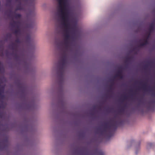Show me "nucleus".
Segmentation results:
<instances>
[{
    "label": "nucleus",
    "instance_id": "nucleus-8",
    "mask_svg": "<svg viewBox=\"0 0 155 155\" xmlns=\"http://www.w3.org/2000/svg\"><path fill=\"white\" fill-rule=\"evenodd\" d=\"M150 87L148 86L146 83L143 84L142 85V88L145 91H151L150 90Z\"/></svg>",
    "mask_w": 155,
    "mask_h": 155
},
{
    "label": "nucleus",
    "instance_id": "nucleus-16",
    "mask_svg": "<svg viewBox=\"0 0 155 155\" xmlns=\"http://www.w3.org/2000/svg\"><path fill=\"white\" fill-rule=\"evenodd\" d=\"M111 83L112 84L110 85L109 86L110 90H109V91L110 92H111V91L112 87L114 84V81L113 80H111Z\"/></svg>",
    "mask_w": 155,
    "mask_h": 155
},
{
    "label": "nucleus",
    "instance_id": "nucleus-2",
    "mask_svg": "<svg viewBox=\"0 0 155 155\" xmlns=\"http://www.w3.org/2000/svg\"><path fill=\"white\" fill-rule=\"evenodd\" d=\"M122 123L120 117L115 116L110 122L104 124L103 129L100 130V136L108 137H111L117 127Z\"/></svg>",
    "mask_w": 155,
    "mask_h": 155
},
{
    "label": "nucleus",
    "instance_id": "nucleus-20",
    "mask_svg": "<svg viewBox=\"0 0 155 155\" xmlns=\"http://www.w3.org/2000/svg\"><path fill=\"white\" fill-rule=\"evenodd\" d=\"M15 42L18 43H19L20 42V41L19 38H17L15 40Z\"/></svg>",
    "mask_w": 155,
    "mask_h": 155
},
{
    "label": "nucleus",
    "instance_id": "nucleus-26",
    "mask_svg": "<svg viewBox=\"0 0 155 155\" xmlns=\"http://www.w3.org/2000/svg\"><path fill=\"white\" fill-rule=\"evenodd\" d=\"M145 67L146 68H147V65H146L145 66Z\"/></svg>",
    "mask_w": 155,
    "mask_h": 155
},
{
    "label": "nucleus",
    "instance_id": "nucleus-5",
    "mask_svg": "<svg viewBox=\"0 0 155 155\" xmlns=\"http://www.w3.org/2000/svg\"><path fill=\"white\" fill-rule=\"evenodd\" d=\"M20 24L19 21H16L12 20L10 23V25L13 27H16L17 29L15 30L14 33L17 35H20L21 34V31L19 29V25Z\"/></svg>",
    "mask_w": 155,
    "mask_h": 155
},
{
    "label": "nucleus",
    "instance_id": "nucleus-1",
    "mask_svg": "<svg viewBox=\"0 0 155 155\" xmlns=\"http://www.w3.org/2000/svg\"><path fill=\"white\" fill-rule=\"evenodd\" d=\"M59 4L58 11L59 15L61 18L62 23L65 28L66 33L63 41L61 42V45L64 47L65 50L68 49L69 47V40L70 36L68 32L70 24L68 22V13L67 9V0H57Z\"/></svg>",
    "mask_w": 155,
    "mask_h": 155
},
{
    "label": "nucleus",
    "instance_id": "nucleus-25",
    "mask_svg": "<svg viewBox=\"0 0 155 155\" xmlns=\"http://www.w3.org/2000/svg\"><path fill=\"white\" fill-rule=\"evenodd\" d=\"M23 88H24V91H25V92H26L25 88V87H24Z\"/></svg>",
    "mask_w": 155,
    "mask_h": 155
},
{
    "label": "nucleus",
    "instance_id": "nucleus-13",
    "mask_svg": "<svg viewBox=\"0 0 155 155\" xmlns=\"http://www.w3.org/2000/svg\"><path fill=\"white\" fill-rule=\"evenodd\" d=\"M14 17L16 19H18L21 18V15L20 14H17L15 13L14 15Z\"/></svg>",
    "mask_w": 155,
    "mask_h": 155
},
{
    "label": "nucleus",
    "instance_id": "nucleus-6",
    "mask_svg": "<svg viewBox=\"0 0 155 155\" xmlns=\"http://www.w3.org/2000/svg\"><path fill=\"white\" fill-rule=\"evenodd\" d=\"M115 77H119L121 79H122L123 76L122 74V71L121 68H120L118 70Z\"/></svg>",
    "mask_w": 155,
    "mask_h": 155
},
{
    "label": "nucleus",
    "instance_id": "nucleus-19",
    "mask_svg": "<svg viewBox=\"0 0 155 155\" xmlns=\"http://www.w3.org/2000/svg\"><path fill=\"white\" fill-rule=\"evenodd\" d=\"M4 70V68L2 65L1 62H0V71Z\"/></svg>",
    "mask_w": 155,
    "mask_h": 155
},
{
    "label": "nucleus",
    "instance_id": "nucleus-23",
    "mask_svg": "<svg viewBox=\"0 0 155 155\" xmlns=\"http://www.w3.org/2000/svg\"><path fill=\"white\" fill-rule=\"evenodd\" d=\"M152 95L153 96H155V91L152 92Z\"/></svg>",
    "mask_w": 155,
    "mask_h": 155
},
{
    "label": "nucleus",
    "instance_id": "nucleus-10",
    "mask_svg": "<svg viewBox=\"0 0 155 155\" xmlns=\"http://www.w3.org/2000/svg\"><path fill=\"white\" fill-rule=\"evenodd\" d=\"M124 107H122L121 109H119L118 111V114L119 115H121L124 112Z\"/></svg>",
    "mask_w": 155,
    "mask_h": 155
},
{
    "label": "nucleus",
    "instance_id": "nucleus-7",
    "mask_svg": "<svg viewBox=\"0 0 155 155\" xmlns=\"http://www.w3.org/2000/svg\"><path fill=\"white\" fill-rule=\"evenodd\" d=\"M155 104V99H153L151 101L149 102L148 104V109L150 110L151 109V106L153 105V104Z\"/></svg>",
    "mask_w": 155,
    "mask_h": 155
},
{
    "label": "nucleus",
    "instance_id": "nucleus-14",
    "mask_svg": "<svg viewBox=\"0 0 155 155\" xmlns=\"http://www.w3.org/2000/svg\"><path fill=\"white\" fill-rule=\"evenodd\" d=\"M22 8L21 5V4H20L17 6L16 10L17 11L18 10H22Z\"/></svg>",
    "mask_w": 155,
    "mask_h": 155
},
{
    "label": "nucleus",
    "instance_id": "nucleus-9",
    "mask_svg": "<svg viewBox=\"0 0 155 155\" xmlns=\"http://www.w3.org/2000/svg\"><path fill=\"white\" fill-rule=\"evenodd\" d=\"M155 28V25L153 23H152L150 25L149 29V32H152L154 30Z\"/></svg>",
    "mask_w": 155,
    "mask_h": 155
},
{
    "label": "nucleus",
    "instance_id": "nucleus-24",
    "mask_svg": "<svg viewBox=\"0 0 155 155\" xmlns=\"http://www.w3.org/2000/svg\"><path fill=\"white\" fill-rule=\"evenodd\" d=\"M152 144L151 143H149L148 144V145L151 146Z\"/></svg>",
    "mask_w": 155,
    "mask_h": 155
},
{
    "label": "nucleus",
    "instance_id": "nucleus-11",
    "mask_svg": "<svg viewBox=\"0 0 155 155\" xmlns=\"http://www.w3.org/2000/svg\"><path fill=\"white\" fill-rule=\"evenodd\" d=\"M143 42L141 43L140 44V47L143 46L145 45L148 44V41L147 39H144L143 40Z\"/></svg>",
    "mask_w": 155,
    "mask_h": 155
},
{
    "label": "nucleus",
    "instance_id": "nucleus-15",
    "mask_svg": "<svg viewBox=\"0 0 155 155\" xmlns=\"http://www.w3.org/2000/svg\"><path fill=\"white\" fill-rule=\"evenodd\" d=\"M11 47L13 50H14L17 47V45L15 43H12L11 45Z\"/></svg>",
    "mask_w": 155,
    "mask_h": 155
},
{
    "label": "nucleus",
    "instance_id": "nucleus-12",
    "mask_svg": "<svg viewBox=\"0 0 155 155\" xmlns=\"http://www.w3.org/2000/svg\"><path fill=\"white\" fill-rule=\"evenodd\" d=\"M4 89V86H0V96H1L2 95V94L3 93Z\"/></svg>",
    "mask_w": 155,
    "mask_h": 155
},
{
    "label": "nucleus",
    "instance_id": "nucleus-4",
    "mask_svg": "<svg viewBox=\"0 0 155 155\" xmlns=\"http://www.w3.org/2000/svg\"><path fill=\"white\" fill-rule=\"evenodd\" d=\"M79 155H104V154L101 150L96 149L93 153L91 151L89 150H81Z\"/></svg>",
    "mask_w": 155,
    "mask_h": 155
},
{
    "label": "nucleus",
    "instance_id": "nucleus-22",
    "mask_svg": "<svg viewBox=\"0 0 155 155\" xmlns=\"http://www.w3.org/2000/svg\"><path fill=\"white\" fill-rule=\"evenodd\" d=\"M124 99L125 100H126L127 99V97L126 96H124Z\"/></svg>",
    "mask_w": 155,
    "mask_h": 155
},
{
    "label": "nucleus",
    "instance_id": "nucleus-17",
    "mask_svg": "<svg viewBox=\"0 0 155 155\" xmlns=\"http://www.w3.org/2000/svg\"><path fill=\"white\" fill-rule=\"evenodd\" d=\"M151 33V32H150L149 31L147 33V34L148 35L147 36L146 39H147L148 40L149 38L150 37V36Z\"/></svg>",
    "mask_w": 155,
    "mask_h": 155
},
{
    "label": "nucleus",
    "instance_id": "nucleus-3",
    "mask_svg": "<svg viewBox=\"0 0 155 155\" xmlns=\"http://www.w3.org/2000/svg\"><path fill=\"white\" fill-rule=\"evenodd\" d=\"M62 55L61 57V59L59 62L60 67L59 72L60 73L61 75L62 76L64 73V68L67 64V55L66 51H63Z\"/></svg>",
    "mask_w": 155,
    "mask_h": 155
},
{
    "label": "nucleus",
    "instance_id": "nucleus-21",
    "mask_svg": "<svg viewBox=\"0 0 155 155\" xmlns=\"http://www.w3.org/2000/svg\"><path fill=\"white\" fill-rule=\"evenodd\" d=\"M130 60V58H126L125 62H128Z\"/></svg>",
    "mask_w": 155,
    "mask_h": 155
},
{
    "label": "nucleus",
    "instance_id": "nucleus-18",
    "mask_svg": "<svg viewBox=\"0 0 155 155\" xmlns=\"http://www.w3.org/2000/svg\"><path fill=\"white\" fill-rule=\"evenodd\" d=\"M27 41L28 42L30 41H31V37L29 35L28 36L26 37Z\"/></svg>",
    "mask_w": 155,
    "mask_h": 155
}]
</instances>
